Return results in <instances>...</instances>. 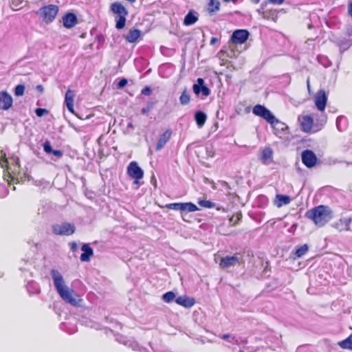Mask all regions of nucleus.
<instances>
[{
	"mask_svg": "<svg viewBox=\"0 0 352 352\" xmlns=\"http://www.w3.org/2000/svg\"><path fill=\"white\" fill-rule=\"evenodd\" d=\"M267 5V2H266V1L263 2L261 3L260 8L256 10V12L263 19H269L270 16L267 15V10H265Z\"/></svg>",
	"mask_w": 352,
	"mask_h": 352,
	"instance_id": "nucleus-33",
	"label": "nucleus"
},
{
	"mask_svg": "<svg viewBox=\"0 0 352 352\" xmlns=\"http://www.w3.org/2000/svg\"><path fill=\"white\" fill-rule=\"evenodd\" d=\"M126 15H122V16H118L116 19V28L118 30L122 29L126 23Z\"/></svg>",
	"mask_w": 352,
	"mask_h": 352,
	"instance_id": "nucleus-35",
	"label": "nucleus"
},
{
	"mask_svg": "<svg viewBox=\"0 0 352 352\" xmlns=\"http://www.w3.org/2000/svg\"><path fill=\"white\" fill-rule=\"evenodd\" d=\"M352 222L351 217H342L333 224V227L340 232L350 230V224Z\"/></svg>",
	"mask_w": 352,
	"mask_h": 352,
	"instance_id": "nucleus-13",
	"label": "nucleus"
},
{
	"mask_svg": "<svg viewBox=\"0 0 352 352\" xmlns=\"http://www.w3.org/2000/svg\"><path fill=\"white\" fill-rule=\"evenodd\" d=\"M43 146V150L46 153H47V154L52 153L53 149L52 148L50 142L46 141L45 142H44Z\"/></svg>",
	"mask_w": 352,
	"mask_h": 352,
	"instance_id": "nucleus-46",
	"label": "nucleus"
},
{
	"mask_svg": "<svg viewBox=\"0 0 352 352\" xmlns=\"http://www.w3.org/2000/svg\"><path fill=\"white\" fill-rule=\"evenodd\" d=\"M48 113V111L45 109L43 108H37L35 110V113L38 117H42L44 115L47 114Z\"/></svg>",
	"mask_w": 352,
	"mask_h": 352,
	"instance_id": "nucleus-47",
	"label": "nucleus"
},
{
	"mask_svg": "<svg viewBox=\"0 0 352 352\" xmlns=\"http://www.w3.org/2000/svg\"><path fill=\"white\" fill-rule=\"evenodd\" d=\"M347 120L345 117L340 116L336 119V127L339 131H343L346 129Z\"/></svg>",
	"mask_w": 352,
	"mask_h": 352,
	"instance_id": "nucleus-28",
	"label": "nucleus"
},
{
	"mask_svg": "<svg viewBox=\"0 0 352 352\" xmlns=\"http://www.w3.org/2000/svg\"><path fill=\"white\" fill-rule=\"evenodd\" d=\"M318 60L320 63L323 65L325 67H328L331 65L330 61L324 56H318Z\"/></svg>",
	"mask_w": 352,
	"mask_h": 352,
	"instance_id": "nucleus-44",
	"label": "nucleus"
},
{
	"mask_svg": "<svg viewBox=\"0 0 352 352\" xmlns=\"http://www.w3.org/2000/svg\"><path fill=\"white\" fill-rule=\"evenodd\" d=\"M338 345L342 349H348L352 350V336L348 338L338 342Z\"/></svg>",
	"mask_w": 352,
	"mask_h": 352,
	"instance_id": "nucleus-34",
	"label": "nucleus"
},
{
	"mask_svg": "<svg viewBox=\"0 0 352 352\" xmlns=\"http://www.w3.org/2000/svg\"><path fill=\"white\" fill-rule=\"evenodd\" d=\"M315 104L320 111H323L326 107L327 96L324 90H319L314 98Z\"/></svg>",
	"mask_w": 352,
	"mask_h": 352,
	"instance_id": "nucleus-9",
	"label": "nucleus"
},
{
	"mask_svg": "<svg viewBox=\"0 0 352 352\" xmlns=\"http://www.w3.org/2000/svg\"><path fill=\"white\" fill-rule=\"evenodd\" d=\"M24 0H12L10 6L14 10H18L23 8Z\"/></svg>",
	"mask_w": 352,
	"mask_h": 352,
	"instance_id": "nucleus-39",
	"label": "nucleus"
},
{
	"mask_svg": "<svg viewBox=\"0 0 352 352\" xmlns=\"http://www.w3.org/2000/svg\"><path fill=\"white\" fill-rule=\"evenodd\" d=\"M190 96L187 91V89L185 88L179 97L180 104L182 105H186L190 102Z\"/></svg>",
	"mask_w": 352,
	"mask_h": 352,
	"instance_id": "nucleus-30",
	"label": "nucleus"
},
{
	"mask_svg": "<svg viewBox=\"0 0 352 352\" xmlns=\"http://www.w3.org/2000/svg\"><path fill=\"white\" fill-rule=\"evenodd\" d=\"M273 152L270 147L265 148L262 151V159L265 160H270L272 157Z\"/></svg>",
	"mask_w": 352,
	"mask_h": 352,
	"instance_id": "nucleus-40",
	"label": "nucleus"
},
{
	"mask_svg": "<svg viewBox=\"0 0 352 352\" xmlns=\"http://www.w3.org/2000/svg\"><path fill=\"white\" fill-rule=\"evenodd\" d=\"M192 89L194 93L197 95L201 93L204 96H208L210 93L209 88L204 85V80L201 78L197 79V83L193 85Z\"/></svg>",
	"mask_w": 352,
	"mask_h": 352,
	"instance_id": "nucleus-11",
	"label": "nucleus"
},
{
	"mask_svg": "<svg viewBox=\"0 0 352 352\" xmlns=\"http://www.w3.org/2000/svg\"><path fill=\"white\" fill-rule=\"evenodd\" d=\"M111 10L118 16L127 15L128 12L126 9L119 2H114L111 5Z\"/></svg>",
	"mask_w": 352,
	"mask_h": 352,
	"instance_id": "nucleus-22",
	"label": "nucleus"
},
{
	"mask_svg": "<svg viewBox=\"0 0 352 352\" xmlns=\"http://www.w3.org/2000/svg\"><path fill=\"white\" fill-rule=\"evenodd\" d=\"M198 204L205 208H213L216 206V204L211 201L202 199L198 201Z\"/></svg>",
	"mask_w": 352,
	"mask_h": 352,
	"instance_id": "nucleus-38",
	"label": "nucleus"
},
{
	"mask_svg": "<svg viewBox=\"0 0 352 352\" xmlns=\"http://www.w3.org/2000/svg\"><path fill=\"white\" fill-rule=\"evenodd\" d=\"M249 36V32L246 30H235L231 36L232 41L235 44H242L245 43Z\"/></svg>",
	"mask_w": 352,
	"mask_h": 352,
	"instance_id": "nucleus-8",
	"label": "nucleus"
},
{
	"mask_svg": "<svg viewBox=\"0 0 352 352\" xmlns=\"http://www.w3.org/2000/svg\"><path fill=\"white\" fill-rule=\"evenodd\" d=\"M175 294L173 292H168L162 296V300L167 303L175 300Z\"/></svg>",
	"mask_w": 352,
	"mask_h": 352,
	"instance_id": "nucleus-37",
	"label": "nucleus"
},
{
	"mask_svg": "<svg viewBox=\"0 0 352 352\" xmlns=\"http://www.w3.org/2000/svg\"><path fill=\"white\" fill-rule=\"evenodd\" d=\"M206 115L201 111H198L195 114V119L199 128L202 127L206 120Z\"/></svg>",
	"mask_w": 352,
	"mask_h": 352,
	"instance_id": "nucleus-26",
	"label": "nucleus"
},
{
	"mask_svg": "<svg viewBox=\"0 0 352 352\" xmlns=\"http://www.w3.org/2000/svg\"><path fill=\"white\" fill-rule=\"evenodd\" d=\"M127 84V80L126 78H122L121 79L118 85H117V87L118 89H121V88H123L124 87L126 86V85Z\"/></svg>",
	"mask_w": 352,
	"mask_h": 352,
	"instance_id": "nucleus-48",
	"label": "nucleus"
},
{
	"mask_svg": "<svg viewBox=\"0 0 352 352\" xmlns=\"http://www.w3.org/2000/svg\"><path fill=\"white\" fill-rule=\"evenodd\" d=\"M245 263L243 255L236 252L233 255H227L221 258L219 267L221 270H228L236 266H241Z\"/></svg>",
	"mask_w": 352,
	"mask_h": 352,
	"instance_id": "nucleus-3",
	"label": "nucleus"
},
{
	"mask_svg": "<svg viewBox=\"0 0 352 352\" xmlns=\"http://www.w3.org/2000/svg\"><path fill=\"white\" fill-rule=\"evenodd\" d=\"M348 12L350 16L352 17V2L349 4Z\"/></svg>",
	"mask_w": 352,
	"mask_h": 352,
	"instance_id": "nucleus-57",
	"label": "nucleus"
},
{
	"mask_svg": "<svg viewBox=\"0 0 352 352\" xmlns=\"http://www.w3.org/2000/svg\"><path fill=\"white\" fill-rule=\"evenodd\" d=\"M52 153L58 158L63 156V152L60 150H53Z\"/></svg>",
	"mask_w": 352,
	"mask_h": 352,
	"instance_id": "nucleus-52",
	"label": "nucleus"
},
{
	"mask_svg": "<svg viewBox=\"0 0 352 352\" xmlns=\"http://www.w3.org/2000/svg\"><path fill=\"white\" fill-rule=\"evenodd\" d=\"M27 289L30 294H37L40 292L38 285L34 282H29L27 284Z\"/></svg>",
	"mask_w": 352,
	"mask_h": 352,
	"instance_id": "nucleus-31",
	"label": "nucleus"
},
{
	"mask_svg": "<svg viewBox=\"0 0 352 352\" xmlns=\"http://www.w3.org/2000/svg\"><path fill=\"white\" fill-rule=\"evenodd\" d=\"M198 21V15L196 12L190 10L185 16L184 19V24L189 26L195 24Z\"/></svg>",
	"mask_w": 352,
	"mask_h": 352,
	"instance_id": "nucleus-21",
	"label": "nucleus"
},
{
	"mask_svg": "<svg viewBox=\"0 0 352 352\" xmlns=\"http://www.w3.org/2000/svg\"><path fill=\"white\" fill-rule=\"evenodd\" d=\"M127 173L129 176L135 179L143 177L144 172L135 162H131L127 168Z\"/></svg>",
	"mask_w": 352,
	"mask_h": 352,
	"instance_id": "nucleus-10",
	"label": "nucleus"
},
{
	"mask_svg": "<svg viewBox=\"0 0 352 352\" xmlns=\"http://www.w3.org/2000/svg\"><path fill=\"white\" fill-rule=\"evenodd\" d=\"M199 210L196 205L191 202L181 203V213L192 212Z\"/></svg>",
	"mask_w": 352,
	"mask_h": 352,
	"instance_id": "nucleus-25",
	"label": "nucleus"
},
{
	"mask_svg": "<svg viewBox=\"0 0 352 352\" xmlns=\"http://www.w3.org/2000/svg\"><path fill=\"white\" fill-rule=\"evenodd\" d=\"M52 229L54 234L62 236L72 235L76 230L75 226L68 222L54 224Z\"/></svg>",
	"mask_w": 352,
	"mask_h": 352,
	"instance_id": "nucleus-5",
	"label": "nucleus"
},
{
	"mask_svg": "<svg viewBox=\"0 0 352 352\" xmlns=\"http://www.w3.org/2000/svg\"><path fill=\"white\" fill-rule=\"evenodd\" d=\"M12 98L6 91L0 92V109L8 110L12 107Z\"/></svg>",
	"mask_w": 352,
	"mask_h": 352,
	"instance_id": "nucleus-12",
	"label": "nucleus"
},
{
	"mask_svg": "<svg viewBox=\"0 0 352 352\" xmlns=\"http://www.w3.org/2000/svg\"><path fill=\"white\" fill-rule=\"evenodd\" d=\"M70 245H71V250L72 251H75L78 248V245L76 242L71 243Z\"/></svg>",
	"mask_w": 352,
	"mask_h": 352,
	"instance_id": "nucleus-54",
	"label": "nucleus"
},
{
	"mask_svg": "<svg viewBox=\"0 0 352 352\" xmlns=\"http://www.w3.org/2000/svg\"><path fill=\"white\" fill-rule=\"evenodd\" d=\"M301 159L303 164L307 168L314 167L317 162V157L311 150H305L301 153Z\"/></svg>",
	"mask_w": 352,
	"mask_h": 352,
	"instance_id": "nucleus-7",
	"label": "nucleus"
},
{
	"mask_svg": "<svg viewBox=\"0 0 352 352\" xmlns=\"http://www.w3.org/2000/svg\"><path fill=\"white\" fill-rule=\"evenodd\" d=\"M8 164V161L7 158L6 157V153L1 151L0 153V166L1 168H3L4 166H7Z\"/></svg>",
	"mask_w": 352,
	"mask_h": 352,
	"instance_id": "nucleus-42",
	"label": "nucleus"
},
{
	"mask_svg": "<svg viewBox=\"0 0 352 352\" xmlns=\"http://www.w3.org/2000/svg\"><path fill=\"white\" fill-rule=\"evenodd\" d=\"M62 21L63 26L67 29L72 28L78 23L77 16L75 14L72 12H67V14H65L63 16Z\"/></svg>",
	"mask_w": 352,
	"mask_h": 352,
	"instance_id": "nucleus-14",
	"label": "nucleus"
},
{
	"mask_svg": "<svg viewBox=\"0 0 352 352\" xmlns=\"http://www.w3.org/2000/svg\"><path fill=\"white\" fill-rule=\"evenodd\" d=\"M223 340H228L232 344H237L238 341L235 337H231L229 334H223L222 336Z\"/></svg>",
	"mask_w": 352,
	"mask_h": 352,
	"instance_id": "nucleus-45",
	"label": "nucleus"
},
{
	"mask_svg": "<svg viewBox=\"0 0 352 352\" xmlns=\"http://www.w3.org/2000/svg\"><path fill=\"white\" fill-rule=\"evenodd\" d=\"M273 128L274 133L276 135L281 138V135L285 133V131L287 129V126L277 118L273 120V123L270 124Z\"/></svg>",
	"mask_w": 352,
	"mask_h": 352,
	"instance_id": "nucleus-16",
	"label": "nucleus"
},
{
	"mask_svg": "<svg viewBox=\"0 0 352 352\" xmlns=\"http://www.w3.org/2000/svg\"><path fill=\"white\" fill-rule=\"evenodd\" d=\"M175 302L185 308H190L195 304V300L193 298L183 295L176 298Z\"/></svg>",
	"mask_w": 352,
	"mask_h": 352,
	"instance_id": "nucleus-17",
	"label": "nucleus"
},
{
	"mask_svg": "<svg viewBox=\"0 0 352 352\" xmlns=\"http://www.w3.org/2000/svg\"><path fill=\"white\" fill-rule=\"evenodd\" d=\"M75 96V93L68 89L65 94V102L67 106V109L73 114L75 113L74 109V98Z\"/></svg>",
	"mask_w": 352,
	"mask_h": 352,
	"instance_id": "nucleus-20",
	"label": "nucleus"
},
{
	"mask_svg": "<svg viewBox=\"0 0 352 352\" xmlns=\"http://www.w3.org/2000/svg\"><path fill=\"white\" fill-rule=\"evenodd\" d=\"M305 217L313 221L316 226L322 227L333 218V212L329 207L320 205L308 210Z\"/></svg>",
	"mask_w": 352,
	"mask_h": 352,
	"instance_id": "nucleus-2",
	"label": "nucleus"
},
{
	"mask_svg": "<svg viewBox=\"0 0 352 352\" xmlns=\"http://www.w3.org/2000/svg\"><path fill=\"white\" fill-rule=\"evenodd\" d=\"M58 10L59 8L57 6L50 4L40 8L38 14L45 23H50L56 18Z\"/></svg>",
	"mask_w": 352,
	"mask_h": 352,
	"instance_id": "nucleus-4",
	"label": "nucleus"
},
{
	"mask_svg": "<svg viewBox=\"0 0 352 352\" xmlns=\"http://www.w3.org/2000/svg\"><path fill=\"white\" fill-rule=\"evenodd\" d=\"M351 45V44L349 43H343L340 45V47L343 50H346L349 46Z\"/></svg>",
	"mask_w": 352,
	"mask_h": 352,
	"instance_id": "nucleus-55",
	"label": "nucleus"
},
{
	"mask_svg": "<svg viewBox=\"0 0 352 352\" xmlns=\"http://www.w3.org/2000/svg\"><path fill=\"white\" fill-rule=\"evenodd\" d=\"M25 86L23 85H18L14 89V95L16 96H21L25 91Z\"/></svg>",
	"mask_w": 352,
	"mask_h": 352,
	"instance_id": "nucleus-41",
	"label": "nucleus"
},
{
	"mask_svg": "<svg viewBox=\"0 0 352 352\" xmlns=\"http://www.w3.org/2000/svg\"><path fill=\"white\" fill-rule=\"evenodd\" d=\"M45 183V182L44 180H37V181L34 182V185H36L37 186H40Z\"/></svg>",
	"mask_w": 352,
	"mask_h": 352,
	"instance_id": "nucleus-53",
	"label": "nucleus"
},
{
	"mask_svg": "<svg viewBox=\"0 0 352 352\" xmlns=\"http://www.w3.org/2000/svg\"><path fill=\"white\" fill-rule=\"evenodd\" d=\"M166 208L181 212V203H171L166 205Z\"/></svg>",
	"mask_w": 352,
	"mask_h": 352,
	"instance_id": "nucleus-43",
	"label": "nucleus"
},
{
	"mask_svg": "<svg viewBox=\"0 0 352 352\" xmlns=\"http://www.w3.org/2000/svg\"><path fill=\"white\" fill-rule=\"evenodd\" d=\"M172 135L170 129H166L160 136L156 144V151H160L168 142Z\"/></svg>",
	"mask_w": 352,
	"mask_h": 352,
	"instance_id": "nucleus-18",
	"label": "nucleus"
},
{
	"mask_svg": "<svg viewBox=\"0 0 352 352\" xmlns=\"http://www.w3.org/2000/svg\"><path fill=\"white\" fill-rule=\"evenodd\" d=\"M118 341L129 347L132 348L133 350H136L138 348V344L131 339H128L125 337L121 336Z\"/></svg>",
	"mask_w": 352,
	"mask_h": 352,
	"instance_id": "nucleus-29",
	"label": "nucleus"
},
{
	"mask_svg": "<svg viewBox=\"0 0 352 352\" xmlns=\"http://www.w3.org/2000/svg\"><path fill=\"white\" fill-rule=\"evenodd\" d=\"M267 15H269L270 18L273 15V12L272 11L267 10Z\"/></svg>",
	"mask_w": 352,
	"mask_h": 352,
	"instance_id": "nucleus-61",
	"label": "nucleus"
},
{
	"mask_svg": "<svg viewBox=\"0 0 352 352\" xmlns=\"http://www.w3.org/2000/svg\"><path fill=\"white\" fill-rule=\"evenodd\" d=\"M308 250H309V248L307 244H304L303 245L299 247L298 248L296 249V250L295 252L296 257H297V258L302 257L303 255H305L306 254V252L308 251Z\"/></svg>",
	"mask_w": 352,
	"mask_h": 352,
	"instance_id": "nucleus-36",
	"label": "nucleus"
},
{
	"mask_svg": "<svg viewBox=\"0 0 352 352\" xmlns=\"http://www.w3.org/2000/svg\"><path fill=\"white\" fill-rule=\"evenodd\" d=\"M127 127H128V128H131V129H133V125L132 122H129V123H128V124H127Z\"/></svg>",
	"mask_w": 352,
	"mask_h": 352,
	"instance_id": "nucleus-60",
	"label": "nucleus"
},
{
	"mask_svg": "<svg viewBox=\"0 0 352 352\" xmlns=\"http://www.w3.org/2000/svg\"><path fill=\"white\" fill-rule=\"evenodd\" d=\"M81 250L83 252L80 255V261L82 262H88L90 261L91 257L94 255V250L88 243H85L81 247Z\"/></svg>",
	"mask_w": 352,
	"mask_h": 352,
	"instance_id": "nucleus-19",
	"label": "nucleus"
},
{
	"mask_svg": "<svg viewBox=\"0 0 352 352\" xmlns=\"http://www.w3.org/2000/svg\"><path fill=\"white\" fill-rule=\"evenodd\" d=\"M32 264L29 260L21 259L19 263V270L23 272H29Z\"/></svg>",
	"mask_w": 352,
	"mask_h": 352,
	"instance_id": "nucleus-32",
	"label": "nucleus"
},
{
	"mask_svg": "<svg viewBox=\"0 0 352 352\" xmlns=\"http://www.w3.org/2000/svg\"><path fill=\"white\" fill-rule=\"evenodd\" d=\"M253 3H258L261 0H250Z\"/></svg>",
	"mask_w": 352,
	"mask_h": 352,
	"instance_id": "nucleus-62",
	"label": "nucleus"
},
{
	"mask_svg": "<svg viewBox=\"0 0 352 352\" xmlns=\"http://www.w3.org/2000/svg\"><path fill=\"white\" fill-rule=\"evenodd\" d=\"M302 130L305 132H309L311 130L314 120L310 116H300L298 117Z\"/></svg>",
	"mask_w": 352,
	"mask_h": 352,
	"instance_id": "nucleus-15",
	"label": "nucleus"
},
{
	"mask_svg": "<svg viewBox=\"0 0 352 352\" xmlns=\"http://www.w3.org/2000/svg\"><path fill=\"white\" fill-rule=\"evenodd\" d=\"M220 10V2L219 0H209L208 3V11L212 14Z\"/></svg>",
	"mask_w": 352,
	"mask_h": 352,
	"instance_id": "nucleus-27",
	"label": "nucleus"
},
{
	"mask_svg": "<svg viewBox=\"0 0 352 352\" xmlns=\"http://www.w3.org/2000/svg\"><path fill=\"white\" fill-rule=\"evenodd\" d=\"M141 31L138 29H131L127 34L124 36V38L129 43L135 42L140 36Z\"/></svg>",
	"mask_w": 352,
	"mask_h": 352,
	"instance_id": "nucleus-23",
	"label": "nucleus"
},
{
	"mask_svg": "<svg viewBox=\"0 0 352 352\" xmlns=\"http://www.w3.org/2000/svg\"><path fill=\"white\" fill-rule=\"evenodd\" d=\"M151 89L150 87H145L141 91L142 94L144 96H149L151 94Z\"/></svg>",
	"mask_w": 352,
	"mask_h": 352,
	"instance_id": "nucleus-49",
	"label": "nucleus"
},
{
	"mask_svg": "<svg viewBox=\"0 0 352 352\" xmlns=\"http://www.w3.org/2000/svg\"><path fill=\"white\" fill-rule=\"evenodd\" d=\"M291 198L288 195H276L275 199V204L277 207L280 208L283 206L287 205L290 203Z\"/></svg>",
	"mask_w": 352,
	"mask_h": 352,
	"instance_id": "nucleus-24",
	"label": "nucleus"
},
{
	"mask_svg": "<svg viewBox=\"0 0 352 352\" xmlns=\"http://www.w3.org/2000/svg\"><path fill=\"white\" fill-rule=\"evenodd\" d=\"M36 89L38 91H39L40 92H43L44 89H43V87L42 85H38L36 87Z\"/></svg>",
	"mask_w": 352,
	"mask_h": 352,
	"instance_id": "nucleus-58",
	"label": "nucleus"
},
{
	"mask_svg": "<svg viewBox=\"0 0 352 352\" xmlns=\"http://www.w3.org/2000/svg\"><path fill=\"white\" fill-rule=\"evenodd\" d=\"M252 113L257 116L261 117L270 124H272L273 120H275V116L265 106L261 104L255 105L253 107Z\"/></svg>",
	"mask_w": 352,
	"mask_h": 352,
	"instance_id": "nucleus-6",
	"label": "nucleus"
},
{
	"mask_svg": "<svg viewBox=\"0 0 352 352\" xmlns=\"http://www.w3.org/2000/svg\"><path fill=\"white\" fill-rule=\"evenodd\" d=\"M50 274L54 282V287L60 296L66 302L70 305L79 307L81 305L82 299L76 298L72 289L65 285L63 275L57 270H52Z\"/></svg>",
	"mask_w": 352,
	"mask_h": 352,
	"instance_id": "nucleus-1",
	"label": "nucleus"
},
{
	"mask_svg": "<svg viewBox=\"0 0 352 352\" xmlns=\"http://www.w3.org/2000/svg\"><path fill=\"white\" fill-rule=\"evenodd\" d=\"M307 87H308V88H309V80H307Z\"/></svg>",
	"mask_w": 352,
	"mask_h": 352,
	"instance_id": "nucleus-63",
	"label": "nucleus"
},
{
	"mask_svg": "<svg viewBox=\"0 0 352 352\" xmlns=\"http://www.w3.org/2000/svg\"><path fill=\"white\" fill-rule=\"evenodd\" d=\"M218 39L216 37H212L210 41V45H213L217 42Z\"/></svg>",
	"mask_w": 352,
	"mask_h": 352,
	"instance_id": "nucleus-56",
	"label": "nucleus"
},
{
	"mask_svg": "<svg viewBox=\"0 0 352 352\" xmlns=\"http://www.w3.org/2000/svg\"><path fill=\"white\" fill-rule=\"evenodd\" d=\"M152 109V104H148L146 107H144L142 109V114H147L151 109Z\"/></svg>",
	"mask_w": 352,
	"mask_h": 352,
	"instance_id": "nucleus-50",
	"label": "nucleus"
},
{
	"mask_svg": "<svg viewBox=\"0 0 352 352\" xmlns=\"http://www.w3.org/2000/svg\"><path fill=\"white\" fill-rule=\"evenodd\" d=\"M0 188H4L3 186H0Z\"/></svg>",
	"mask_w": 352,
	"mask_h": 352,
	"instance_id": "nucleus-64",
	"label": "nucleus"
},
{
	"mask_svg": "<svg viewBox=\"0 0 352 352\" xmlns=\"http://www.w3.org/2000/svg\"><path fill=\"white\" fill-rule=\"evenodd\" d=\"M224 2L226 3H230V2H232L233 3H236L238 0H223Z\"/></svg>",
	"mask_w": 352,
	"mask_h": 352,
	"instance_id": "nucleus-59",
	"label": "nucleus"
},
{
	"mask_svg": "<svg viewBox=\"0 0 352 352\" xmlns=\"http://www.w3.org/2000/svg\"><path fill=\"white\" fill-rule=\"evenodd\" d=\"M284 1L285 0H268L266 2H267V4L273 3L276 5H281L282 3H283Z\"/></svg>",
	"mask_w": 352,
	"mask_h": 352,
	"instance_id": "nucleus-51",
	"label": "nucleus"
}]
</instances>
